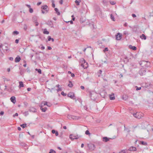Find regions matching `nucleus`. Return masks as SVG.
<instances>
[{
	"label": "nucleus",
	"mask_w": 153,
	"mask_h": 153,
	"mask_svg": "<svg viewBox=\"0 0 153 153\" xmlns=\"http://www.w3.org/2000/svg\"><path fill=\"white\" fill-rule=\"evenodd\" d=\"M19 39H16V40H15V42L16 43H19Z\"/></svg>",
	"instance_id": "nucleus-47"
},
{
	"label": "nucleus",
	"mask_w": 153,
	"mask_h": 153,
	"mask_svg": "<svg viewBox=\"0 0 153 153\" xmlns=\"http://www.w3.org/2000/svg\"><path fill=\"white\" fill-rule=\"evenodd\" d=\"M95 146L94 144H91L89 146L90 149L92 150H94L95 149Z\"/></svg>",
	"instance_id": "nucleus-16"
},
{
	"label": "nucleus",
	"mask_w": 153,
	"mask_h": 153,
	"mask_svg": "<svg viewBox=\"0 0 153 153\" xmlns=\"http://www.w3.org/2000/svg\"><path fill=\"white\" fill-rule=\"evenodd\" d=\"M26 123H24L23 124H21L20 125V126L22 127L23 128H25L26 127Z\"/></svg>",
	"instance_id": "nucleus-28"
},
{
	"label": "nucleus",
	"mask_w": 153,
	"mask_h": 153,
	"mask_svg": "<svg viewBox=\"0 0 153 153\" xmlns=\"http://www.w3.org/2000/svg\"><path fill=\"white\" fill-rule=\"evenodd\" d=\"M132 16L134 17H134H136V16L135 14H132Z\"/></svg>",
	"instance_id": "nucleus-51"
},
{
	"label": "nucleus",
	"mask_w": 153,
	"mask_h": 153,
	"mask_svg": "<svg viewBox=\"0 0 153 153\" xmlns=\"http://www.w3.org/2000/svg\"><path fill=\"white\" fill-rule=\"evenodd\" d=\"M124 131H126L128 132H129L130 131V130L127 128H126L125 125H124Z\"/></svg>",
	"instance_id": "nucleus-30"
},
{
	"label": "nucleus",
	"mask_w": 153,
	"mask_h": 153,
	"mask_svg": "<svg viewBox=\"0 0 153 153\" xmlns=\"http://www.w3.org/2000/svg\"><path fill=\"white\" fill-rule=\"evenodd\" d=\"M119 153H128V150H123L119 152Z\"/></svg>",
	"instance_id": "nucleus-21"
},
{
	"label": "nucleus",
	"mask_w": 153,
	"mask_h": 153,
	"mask_svg": "<svg viewBox=\"0 0 153 153\" xmlns=\"http://www.w3.org/2000/svg\"><path fill=\"white\" fill-rule=\"evenodd\" d=\"M68 86L70 87H72L73 86V85L72 83V82L71 81H69V84H68Z\"/></svg>",
	"instance_id": "nucleus-27"
},
{
	"label": "nucleus",
	"mask_w": 153,
	"mask_h": 153,
	"mask_svg": "<svg viewBox=\"0 0 153 153\" xmlns=\"http://www.w3.org/2000/svg\"><path fill=\"white\" fill-rule=\"evenodd\" d=\"M41 3H42L41 2H39L37 3V5L38 6H39V5H40V4H41Z\"/></svg>",
	"instance_id": "nucleus-52"
},
{
	"label": "nucleus",
	"mask_w": 153,
	"mask_h": 153,
	"mask_svg": "<svg viewBox=\"0 0 153 153\" xmlns=\"http://www.w3.org/2000/svg\"><path fill=\"white\" fill-rule=\"evenodd\" d=\"M41 9V12L43 14L47 13L48 12L49 10L48 6L46 5L42 6Z\"/></svg>",
	"instance_id": "nucleus-2"
},
{
	"label": "nucleus",
	"mask_w": 153,
	"mask_h": 153,
	"mask_svg": "<svg viewBox=\"0 0 153 153\" xmlns=\"http://www.w3.org/2000/svg\"><path fill=\"white\" fill-rule=\"evenodd\" d=\"M133 116L136 118L138 119H140L143 117V115L142 113L140 112H137L136 113H133Z\"/></svg>",
	"instance_id": "nucleus-3"
},
{
	"label": "nucleus",
	"mask_w": 153,
	"mask_h": 153,
	"mask_svg": "<svg viewBox=\"0 0 153 153\" xmlns=\"http://www.w3.org/2000/svg\"><path fill=\"white\" fill-rule=\"evenodd\" d=\"M140 144L144 146H146L147 144V143L146 142H144L143 141H140Z\"/></svg>",
	"instance_id": "nucleus-25"
},
{
	"label": "nucleus",
	"mask_w": 153,
	"mask_h": 153,
	"mask_svg": "<svg viewBox=\"0 0 153 153\" xmlns=\"http://www.w3.org/2000/svg\"><path fill=\"white\" fill-rule=\"evenodd\" d=\"M122 35L121 33H117V34L116 35V39L117 40H120L122 37Z\"/></svg>",
	"instance_id": "nucleus-9"
},
{
	"label": "nucleus",
	"mask_w": 153,
	"mask_h": 153,
	"mask_svg": "<svg viewBox=\"0 0 153 153\" xmlns=\"http://www.w3.org/2000/svg\"><path fill=\"white\" fill-rule=\"evenodd\" d=\"M36 24L35 26H38L39 25V23L37 22L36 21L34 22Z\"/></svg>",
	"instance_id": "nucleus-45"
},
{
	"label": "nucleus",
	"mask_w": 153,
	"mask_h": 153,
	"mask_svg": "<svg viewBox=\"0 0 153 153\" xmlns=\"http://www.w3.org/2000/svg\"><path fill=\"white\" fill-rule=\"evenodd\" d=\"M140 37L142 39L146 40V37L144 34H142L140 36Z\"/></svg>",
	"instance_id": "nucleus-17"
},
{
	"label": "nucleus",
	"mask_w": 153,
	"mask_h": 153,
	"mask_svg": "<svg viewBox=\"0 0 153 153\" xmlns=\"http://www.w3.org/2000/svg\"><path fill=\"white\" fill-rule=\"evenodd\" d=\"M109 97L111 100H114L115 99V97L114 94L112 95H110Z\"/></svg>",
	"instance_id": "nucleus-19"
},
{
	"label": "nucleus",
	"mask_w": 153,
	"mask_h": 153,
	"mask_svg": "<svg viewBox=\"0 0 153 153\" xmlns=\"http://www.w3.org/2000/svg\"><path fill=\"white\" fill-rule=\"evenodd\" d=\"M26 5L29 8V9L30 8H31V7H30V5H29V4H26Z\"/></svg>",
	"instance_id": "nucleus-56"
},
{
	"label": "nucleus",
	"mask_w": 153,
	"mask_h": 153,
	"mask_svg": "<svg viewBox=\"0 0 153 153\" xmlns=\"http://www.w3.org/2000/svg\"><path fill=\"white\" fill-rule=\"evenodd\" d=\"M35 70L36 71H37L38 72L39 74H41V70L40 69H37V68H36L35 69Z\"/></svg>",
	"instance_id": "nucleus-31"
},
{
	"label": "nucleus",
	"mask_w": 153,
	"mask_h": 153,
	"mask_svg": "<svg viewBox=\"0 0 153 153\" xmlns=\"http://www.w3.org/2000/svg\"><path fill=\"white\" fill-rule=\"evenodd\" d=\"M97 93L94 91L89 92V97L92 100H95L97 99Z\"/></svg>",
	"instance_id": "nucleus-1"
},
{
	"label": "nucleus",
	"mask_w": 153,
	"mask_h": 153,
	"mask_svg": "<svg viewBox=\"0 0 153 153\" xmlns=\"http://www.w3.org/2000/svg\"><path fill=\"white\" fill-rule=\"evenodd\" d=\"M10 100L11 102H12L13 103H15L16 102V98L14 96H13L11 97L10 98Z\"/></svg>",
	"instance_id": "nucleus-10"
},
{
	"label": "nucleus",
	"mask_w": 153,
	"mask_h": 153,
	"mask_svg": "<svg viewBox=\"0 0 153 153\" xmlns=\"http://www.w3.org/2000/svg\"><path fill=\"white\" fill-rule=\"evenodd\" d=\"M19 87L21 88L24 87V84L23 82L21 81L19 82Z\"/></svg>",
	"instance_id": "nucleus-23"
},
{
	"label": "nucleus",
	"mask_w": 153,
	"mask_h": 153,
	"mask_svg": "<svg viewBox=\"0 0 153 153\" xmlns=\"http://www.w3.org/2000/svg\"><path fill=\"white\" fill-rule=\"evenodd\" d=\"M109 138H108L107 137H104L102 138L103 141L105 142H106L108 141L109 140Z\"/></svg>",
	"instance_id": "nucleus-12"
},
{
	"label": "nucleus",
	"mask_w": 153,
	"mask_h": 153,
	"mask_svg": "<svg viewBox=\"0 0 153 153\" xmlns=\"http://www.w3.org/2000/svg\"><path fill=\"white\" fill-rule=\"evenodd\" d=\"M102 3L104 5H105L106 3V1L105 0H103L102 1Z\"/></svg>",
	"instance_id": "nucleus-59"
},
{
	"label": "nucleus",
	"mask_w": 153,
	"mask_h": 153,
	"mask_svg": "<svg viewBox=\"0 0 153 153\" xmlns=\"http://www.w3.org/2000/svg\"><path fill=\"white\" fill-rule=\"evenodd\" d=\"M9 60L10 61H13V58L12 57H10L9 59Z\"/></svg>",
	"instance_id": "nucleus-57"
},
{
	"label": "nucleus",
	"mask_w": 153,
	"mask_h": 153,
	"mask_svg": "<svg viewBox=\"0 0 153 153\" xmlns=\"http://www.w3.org/2000/svg\"><path fill=\"white\" fill-rule=\"evenodd\" d=\"M80 88H81V89H84L85 88L83 86H80Z\"/></svg>",
	"instance_id": "nucleus-62"
},
{
	"label": "nucleus",
	"mask_w": 153,
	"mask_h": 153,
	"mask_svg": "<svg viewBox=\"0 0 153 153\" xmlns=\"http://www.w3.org/2000/svg\"><path fill=\"white\" fill-rule=\"evenodd\" d=\"M56 136H57L58 135V133L57 131H56V132L55 133Z\"/></svg>",
	"instance_id": "nucleus-55"
},
{
	"label": "nucleus",
	"mask_w": 153,
	"mask_h": 153,
	"mask_svg": "<svg viewBox=\"0 0 153 153\" xmlns=\"http://www.w3.org/2000/svg\"><path fill=\"white\" fill-rule=\"evenodd\" d=\"M43 33L44 34H48L49 33V32L47 31V29L45 28L44 30Z\"/></svg>",
	"instance_id": "nucleus-22"
},
{
	"label": "nucleus",
	"mask_w": 153,
	"mask_h": 153,
	"mask_svg": "<svg viewBox=\"0 0 153 153\" xmlns=\"http://www.w3.org/2000/svg\"><path fill=\"white\" fill-rule=\"evenodd\" d=\"M61 94L62 95L64 96H66V94L63 91L62 92Z\"/></svg>",
	"instance_id": "nucleus-40"
},
{
	"label": "nucleus",
	"mask_w": 153,
	"mask_h": 153,
	"mask_svg": "<svg viewBox=\"0 0 153 153\" xmlns=\"http://www.w3.org/2000/svg\"><path fill=\"white\" fill-rule=\"evenodd\" d=\"M85 134H86L88 135H90V133L89 131L88 130H86L85 132Z\"/></svg>",
	"instance_id": "nucleus-33"
},
{
	"label": "nucleus",
	"mask_w": 153,
	"mask_h": 153,
	"mask_svg": "<svg viewBox=\"0 0 153 153\" xmlns=\"http://www.w3.org/2000/svg\"><path fill=\"white\" fill-rule=\"evenodd\" d=\"M63 0H60L59 1V3L60 4H63Z\"/></svg>",
	"instance_id": "nucleus-54"
},
{
	"label": "nucleus",
	"mask_w": 153,
	"mask_h": 153,
	"mask_svg": "<svg viewBox=\"0 0 153 153\" xmlns=\"http://www.w3.org/2000/svg\"><path fill=\"white\" fill-rule=\"evenodd\" d=\"M124 34L127 36L128 35V33L127 31H124L123 32Z\"/></svg>",
	"instance_id": "nucleus-34"
},
{
	"label": "nucleus",
	"mask_w": 153,
	"mask_h": 153,
	"mask_svg": "<svg viewBox=\"0 0 153 153\" xmlns=\"http://www.w3.org/2000/svg\"><path fill=\"white\" fill-rule=\"evenodd\" d=\"M4 112L3 111H1L0 113V115H3L4 114Z\"/></svg>",
	"instance_id": "nucleus-49"
},
{
	"label": "nucleus",
	"mask_w": 153,
	"mask_h": 153,
	"mask_svg": "<svg viewBox=\"0 0 153 153\" xmlns=\"http://www.w3.org/2000/svg\"><path fill=\"white\" fill-rule=\"evenodd\" d=\"M150 64V62H149L148 63H146V67H148Z\"/></svg>",
	"instance_id": "nucleus-46"
},
{
	"label": "nucleus",
	"mask_w": 153,
	"mask_h": 153,
	"mask_svg": "<svg viewBox=\"0 0 153 153\" xmlns=\"http://www.w3.org/2000/svg\"><path fill=\"white\" fill-rule=\"evenodd\" d=\"M47 24L51 27H53V23L51 21H48L47 23Z\"/></svg>",
	"instance_id": "nucleus-18"
},
{
	"label": "nucleus",
	"mask_w": 153,
	"mask_h": 153,
	"mask_svg": "<svg viewBox=\"0 0 153 153\" xmlns=\"http://www.w3.org/2000/svg\"><path fill=\"white\" fill-rule=\"evenodd\" d=\"M79 137L78 135L76 136L73 134H71L70 135V138L72 140L77 139Z\"/></svg>",
	"instance_id": "nucleus-6"
},
{
	"label": "nucleus",
	"mask_w": 153,
	"mask_h": 153,
	"mask_svg": "<svg viewBox=\"0 0 153 153\" xmlns=\"http://www.w3.org/2000/svg\"><path fill=\"white\" fill-rule=\"evenodd\" d=\"M129 48L130 49H132V50L135 51L137 49V48L134 46H132L131 45H130L129 46Z\"/></svg>",
	"instance_id": "nucleus-13"
},
{
	"label": "nucleus",
	"mask_w": 153,
	"mask_h": 153,
	"mask_svg": "<svg viewBox=\"0 0 153 153\" xmlns=\"http://www.w3.org/2000/svg\"><path fill=\"white\" fill-rule=\"evenodd\" d=\"M18 114L17 113H16L15 114H14V115H13V117H15L16 116H18Z\"/></svg>",
	"instance_id": "nucleus-50"
},
{
	"label": "nucleus",
	"mask_w": 153,
	"mask_h": 153,
	"mask_svg": "<svg viewBox=\"0 0 153 153\" xmlns=\"http://www.w3.org/2000/svg\"><path fill=\"white\" fill-rule=\"evenodd\" d=\"M59 86H60L59 85V84H58V85H56V87H57V88H59Z\"/></svg>",
	"instance_id": "nucleus-63"
},
{
	"label": "nucleus",
	"mask_w": 153,
	"mask_h": 153,
	"mask_svg": "<svg viewBox=\"0 0 153 153\" xmlns=\"http://www.w3.org/2000/svg\"><path fill=\"white\" fill-rule=\"evenodd\" d=\"M27 29V26L26 24H25L24 25V29L25 30H26Z\"/></svg>",
	"instance_id": "nucleus-36"
},
{
	"label": "nucleus",
	"mask_w": 153,
	"mask_h": 153,
	"mask_svg": "<svg viewBox=\"0 0 153 153\" xmlns=\"http://www.w3.org/2000/svg\"><path fill=\"white\" fill-rule=\"evenodd\" d=\"M56 131L54 130H52L51 131V132L53 134H55Z\"/></svg>",
	"instance_id": "nucleus-48"
},
{
	"label": "nucleus",
	"mask_w": 153,
	"mask_h": 153,
	"mask_svg": "<svg viewBox=\"0 0 153 153\" xmlns=\"http://www.w3.org/2000/svg\"><path fill=\"white\" fill-rule=\"evenodd\" d=\"M81 61L82 62L81 64V66L84 69H86L88 67V63L86 62L84 59H82Z\"/></svg>",
	"instance_id": "nucleus-4"
},
{
	"label": "nucleus",
	"mask_w": 153,
	"mask_h": 153,
	"mask_svg": "<svg viewBox=\"0 0 153 153\" xmlns=\"http://www.w3.org/2000/svg\"><path fill=\"white\" fill-rule=\"evenodd\" d=\"M29 12L31 13H32L33 12V9L31 8H30L29 9Z\"/></svg>",
	"instance_id": "nucleus-38"
},
{
	"label": "nucleus",
	"mask_w": 153,
	"mask_h": 153,
	"mask_svg": "<svg viewBox=\"0 0 153 153\" xmlns=\"http://www.w3.org/2000/svg\"><path fill=\"white\" fill-rule=\"evenodd\" d=\"M110 18H111V19H112V20L113 21H115V19L114 18V16L112 14H111Z\"/></svg>",
	"instance_id": "nucleus-29"
},
{
	"label": "nucleus",
	"mask_w": 153,
	"mask_h": 153,
	"mask_svg": "<svg viewBox=\"0 0 153 153\" xmlns=\"http://www.w3.org/2000/svg\"><path fill=\"white\" fill-rule=\"evenodd\" d=\"M47 102L46 101L43 102L41 105H40V106L41 107H43L44 106L47 105Z\"/></svg>",
	"instance_id": "nucleus-14"
},
{
	"label": "nucleus",
	"mask_w": 153,
	"mask_h": 153,
	"mask_svg": "<svg viewBox=\"0 0 153 153\" xmlns=\"http://www.w3.org/2000/svg\"><path fill=\"white\" fill-rule=\"evenodd\" d=\"M57 91H61L62 90V89L61 88H58L57 89Z\"/></svg>",
	"instance_id": "nucleus-43"
},
{
	"label": "nucleus",
	"mask_w": 153,
	"mask_h": 153,
	"mask_svg": "<svg viewBox=\"0 0 153 153\" xmlns=\"http://www.w3.org/2000/svg\"><path fill=\"white\" fill-rule=\"evenodd\" d=\"M33 22L36 21V17H34L33 18Z\"/></svg>",
	"instance_id": "nucleus-39"
},
{
	"label": "nucleus",
	"mask_w": 153,
	"mask_h": 153,
	"mask_svg": "<svg viewBox=\"0 0 153 153\" xmlns=\"http://www.w3.org/2000/svg\"><path fill=\"white\" fill-rule=\"evenodd\" d=\"M40 107V109L42 111V112H45L46 111L47 109V108L46 107H45L44 108H43V107Z\"/></svg>",
	"instance_id": "nucleus-20"
},
{
	"label": "nucleus",
	"mask_w": 153,
	"mask_h": 153,
	"mask_svg": "<svg viewBox=\"0 0 153 153\" xmlns=\"http://www.w3.org/2000/svg\"><path fill=\"white\" fill-rule=\"evenodd\" d=\"M68 96L70 97L71 98L74 99L75 98L74 94L73 92H70L68 94Z\"/></svg>",
	"instance_id": "nucleus-7"
},
{
	"label": "nucleus",
	"mask_w": 153,
	"mask_h": 153,
	"mask_svg": "<svg viewBox=\"0 0 153 153\" xmlns=\"http://www.w3.org/2000/svg\"><path fill=\"white\" fill-rule=\"evenodd\" d=\"M146 71L144 69H141L139 71V73L141 76H143L145 74Z\"/></svg>",
	"instance_id": "nucleus-8"
},
{
	"label": "nucleus",
	"mask_w": 153,
	"mask_h": 153,
	"mask_svg": "<svg viewBox=\"0 0 153 153\" xmlns=\"http://www.w3.org/2000/svg\"><path fill=\"white\" fill-rule=\"evenodd\" d=\"M110 3L111 5H114L116 4V2L114 1H110Z\"/></svg>",
	"instance_id": "nucleus-35"
},
{
	"label": "nucleus",
	"mask_w": 153,
	"mask_h": 153,
	"mask_svg": "<svg viewBox=\"0 0 153 153\" xmlns=\"http://www.w3.org/2000/svg\"><path fill=\"white\" fill-rule=\"evenodd\" d=\"M54 10L57 15H60V13L59 12L58 9L57 8H55Z\"/></svg>",
	"instance_id": "nucleus-26"
},
{
	"label": "nucleus",
	"mask_w": 153,
	"mask_h": 153,
	"mask_svg": "<svg viewBox=\"0 0 153 153\" xmlns=\"http://www.w3.org/2000/svg\"><path fill=\"white\" fill-rule=\"evenodd\" d=\"M135 88H136V90L137 91L140 90L141 89V87H138L137 86H136Z\"/></svg>",
	"instance_id": "nucleus-37"
},
{
	"label": "nucleus",
	"mask_w": 153,
	"mask_h": 153,
	"mask_svg": "<svg viewBox=\"0 0 153 153\" xmlns=\"http://www.w3.org/2000/svg\"><path fill=\"white\" fill-rule=\"evenodd\" d=\"M75 3L76 4V5L78 6L79 5V3L81 2V0H79L78 1L77 0H76L75 1Z\"/></svg>",
	"instance_id": "nucleus-24"
},
{
	"label": "nucleus",
	"mask_w": 153,
	"mask_h": 153,
	"mask_svg": "<svg viewBox=\"0 0 153 153\" xmlns=\"http://www.w3.org/2000/svg\"><path fill=\"white\" fill-rule=\"evenodd\" d=\"M71 76L72 77H74V76H75V75L74 74H73V73H71Z\"/></svg>",
	"instance_id": "nucleus-58"
},
{
	"label": "nucleus",
	"mask_w": 153,
	"mask_h": 153,
	"mask_svg": "<svg viewBox=\"0 0 153 153\" xmlns=\"http://www.w3.org/2000/svg\"><path fill=\"white\" fill-rule=\"evenodd\" d=\"M52 6L53 8L55 7V4L54 3L53 1H52Z\"/></svg>",
	"instance_id": "nucleus-41"
},
{
	"label": "nucleus",
	"mask_w": 153,
	"mask_h": 153,
	"mask_svg": "<svg viewBox=\"0 0 153 153\" xmlns=\"http://www.w3.org/2000/svg\"><path fill=\"white\" fill-rule=\"evenodd\" d=\"M27 90L28 91H30L31 90V88H28L27 89Z\"/></svg>",
	"instance_id": "nucleus-61"
},
{
	"label": "nucleus",
	"mask_w": 153,
	"mask_h": 153,
	"mask_svg": "<svg viewBox=\"0 0 153 153\" xmlns=\"http://www.w3.org/2000/svg\"><path fill=\"white\" fill-rule=\"evenodd\" d=\"M19 33V32L16 31H14L13 33V35H18Z\"/></svg>",
	"instance_id": "nucleus-32"
},
{
	"label": "nucleus",
	"mask_w": 153,
	"mask_h": 153,
	"mask_svg": "<svg viewBox=\"0 0 153 153\" xmlns=\"http://www.w3.org/2000/svg\"><path fill=\"white\" fill-rule=\"evenodd\" d=\"M108 51V49L107 48H105L103 50L104 52H105Z\"/></svg>",
	"instance_id": "nucleus-42"
},
{
	"label": "nucleus",
	"mask_w": 153,
	"mask_h": 153,
	"mask_svg": "<svg viewBox=\"0 0 153 153\" xmlns=\"http://www.w3.org/2000/svg\"><path fill=\"white\" fill-rule=\"evenodd\" d=\"M48 41H50L51 40V37L50 36H48Z\"/></svg>",
	"instance_id": "nucleus-44"
},
{
	"label": "nucleus",
	"mask_w": 153,
	"mask_h": 153,
	"mask_svg": "<svg viewBox=\"0 0 153 153\" xmlns=\"http://www.w3.org/2000/svg\"><path fill=\"white\" fill-rule=\"evenodd\" d=\"M67 118L70 120H78L79 119V117L68 114L67 116Z\"/></svg>",
	"instance_id": "nucleus-5"
},
{
	"label": "nucleus",
	"mask_w": 153,
	"mask_h": 153,
	"mask_svg": "<svg viewBox=\"0 0 153 153\" xmlns=\"http://www.w3.org/2000/svg\"><path fill=\"white\" fill-rule=\"evenodd\" d=\"M17 129H18V130L19 131H20L21 130V128L20 127H18Z\"/></svg>",
	"instance_id": "nucleus-64"
},
{
	"label": "nucleus",
	"mask_w": 153,
	"mask_h": 153,
	"mask_svg": "<svg viewBox=\"0 0 153 153\" xmlns=\"http://www.w3.org/2000/svg\"><path fill=\"white\" fill-rule=\"evenodd\" d=\"M21 58L19 56H17L15 59V61L16 62H18L20 61Z\"/></svg>",
	"instance_id": "nucleus-11"
},
{
	"label": "nucleus",
	"mask_w": 153,
	"mask_h": 153,
	"mask_svg": "<svg viewBox=\"0 0 153 153\" xmlns=\"http://www.w3.org/2000/svg\"><path fill=\"white\" fill-rule=\"evenodd\" d=\"M128 151H136V148L134 147V146H131V147H130L129 149H128Z\"/></svg>",
	"instance_id": "nucleus-15"
},
{
	"label": "nucleus",
	"mask_w": 153,
	"mask_h": 153,
	"mask_svg": "<svg viewBox=\"0 0 153 153\" xmlns=\"http://www.w3.org/2000/svg\"><path fill=\"white\" fill-rule=\"evenodd\" d=\"M51 151L52 152V153H56L55 151H54V150H53V149H51Z\"/></svg>",
	"instance_id": "nucleus-60"
},
{
	"label": "nucleus",
	"mask_w": 153,
	"mask_h": 153,
	"mask_svg": "<svg viewBox=\"0 0 153 153\" xmlns=\"http://www.w3.org/2000/svg\"><path fill=\"white\" fill-rule=\"evenodd\" d=\"M32 109H33V111L34 112H36V109L34 108H32Z\"/></svg>",
	"instance_id": "nucleus-53"
}]
</instances>
